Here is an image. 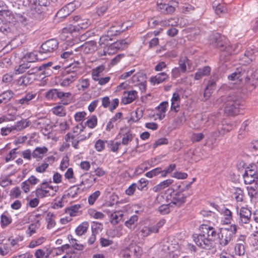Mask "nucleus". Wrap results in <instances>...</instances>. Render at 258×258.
Returning <instances> with one entry per match:
<instances>
[{
	"mask_svg": "<svg viewBox=\"0 0 258 258\" xmlns=\"http://www.w3.org/2000/svg\"><path fill=\"white\" fill-rule=\"evenodd\" d=\"M81 208V205L79 204H76L72 205L65 210L66 214H69L71 217H74L77 215L79 210Z\"/></svg>",
	"mask_w": 258,
	"mask_h": 258,
	"instance_id": "obj_37",
	"label": "nucleus"
},
{
	"mask_svg": "<svg viewBox=\"0 0 258 258\" xmlns=\"http://www.w3.org/2000/svg\"><path fill=\"white\" fill-rule=\"evenodd\" d=\"M34 125L36 128L40 129L42 133L45 136L50 134L53 127V125L50 119L46 117L39 118L34 121Z\"/></svg>",
	"mask_w": 258,
	"mask_h": 258,
	"instance_id": "obj_7",
	"label": "nucleus"
},
{
	"mask_svg": "<svg viewBox=\"0 0 258 258\" xmlns=\"http://www.w3.org/2000/svg\"><path fill=\"white\" fill-rule=\"evenodd\" d=\"M78 136L76 133H74V130L73 133H69L65 136V140L67 142H71L73 147L75 149H78V144L80 142L78 139Z\"/></svg>",
	"mask_w": 258,
	"mask_h": 258,
	"instance_id": "obj_24",
	"label": "nucleus"
},
{
	"mask_svg": "<svg viewBox=\"0 0 258 258\" xmlns=\"http://www.w3.org/2000/svg\"><path fill=\"white\" fill-rule=\"evenodd\" d=\"M58 47V41L55 39H51L42 43L39 49L45 59L55 51Z\"/></svg>",
	"mask_w": 258,
	"mask_h": 258,
	"instance_id": "obj_6",
	"label": "nucleus"
},
{
	"mask_svg": "<svg viewBox=\"0 0 258 258\" xmlns=\"http://www.w3.org/2000/svg\"><path fill=\"white\" fill-rule=\"evenodd\" d=\"M168 78L169 76L166 73L162 72L151 77L150 81L153 85L159 84L166 81Z\"/></svg>",
	"mask_w": 258,
	"mask_h": 258,
	"instance_id": "obj_22",
	"label": "nucleus"
},
{
	"mask_svg": "<svg viewBox=\"0 0 258 258\" xmlns=\"http://www.w3.org/2000/svg\"><path fill=\"white\" fill-rule=\"evenodd\" d=\"M33 79L29 76H23L17 80V84L20 86H26L32 83Z\"/></svg>",
	"mask_w": 258,
	"mask_h": 258,
	"instance_id": "obj_39",
	"label": "nucleus"
},
{
	"mask_svg": "<svg viewBox=\"0 0 258 258\" xmlns=\"http://www.w3.org/2000/svg\"><path fill=\"white\" fill-rule=\"evenodd\" d=\"M254 53L255 51L253 50L251 48H248L244 53L242 59H244L246 62L249 63L254 59Z\"/></svg>",
	"mask_w": 258,
	"mask_h": 258,
	"instance_id": "obj_42",
	"label": "nucleus"
},
{
	"mask_svg": "<svg viewBox=\"0 0 258 258\" xmlns=\"http://www.w3.org/2000/svg\"><path fill=\"white\" fill-rule=\"evenodd\" d=\"M71 246L77 250H82L84 249V246L80 243H78L77 240L73 238H71L70 240Z\"/></svg>",
	"mask_w": 258,
	"mask_h": 258,
	"instance_id": "obj_51",
	"label": "nucleus"
},
{
	"mask_svg": "<svg viewBox=\"0 0 258 258\" xmlns=\"http://www.w3.org/2000/svg\"><path fill=\"white\" fill-rule=\"evenodd\" d=\"M80 49L85 54L91 53L97 49V43L94 41H88L82 45Z\"/></svg>",
	"mask_w": 258,
	"mask_h": 258,
	"instance_id": "obj_20",
	"label": "nucleus"
},
{
	"mask_svg": "<svg viewBox=\"0 0 258 258\" xmlns=\"http://www.w3.org/2000/svg\"><path fill=\"white\" fill-rule=\"evenodd\" d=\"M153 230L152 226H144L139 230L138 235L142 238H144L151 233H154Z\"/></svg>",
	"mask_w": 258,
	"mask_h": 258,
	"instance_id": "obj_30",
	"label": "nucleus"
},
{
	"mask_svg": "<svg viewBox=\"0 0 258 258\" xmlns=\"http://www.w3.org/2000/svg\"><path fill=\"white\" fill-rule=\"evenodd\" d=\"M213 8L217 15L224 13L226 11L224 4L220 3L219 1H217L213 2Z\"/></svg>",
	"mask_w": 258,
	"mask_h": 258,
	"instance_id": "obj_31",
	"label": "nucleus"
},
{
	"mask_svg": "<svg viewBox=\"0 0 258 258\" xmlns=\"http://www.w3.org/2000/svg\"><path fill=\"white\" fill-rule=\"evenodd\" d=\"M29 125V121L26 119H22L20 121H17L16 123L12 125L15 131V134L22 131Z\"/></svg>",
	"mask_w": 258,
	"mask_h": 258,
	"instance_id": "obj_29",
	"label": "nucleus"
},
{
	"mask_svg": "<svg viewBox=\"0 0 258 258\" xmlns=\"http://www.w3.org/2000/svg\"><path fill=\"white\" fill-rule=\"evenodd\" d=\"M178 5V3L176 1H171L169 4H164L157 2V8L160 10L161 12L166 14L173 13L176 7Z\"/></svg>",
	"mask_w": 258,
	"mask_h": 258,
	"instance_id": "obj_9",
	"label": "nucleus"
},
{
	"mask_svg": "<svg viewBox=\"0 0 258 258\" xmlns=\"http://www.w3.org/2000/svg\"><path fill=\"white\" fill-rule=\"evenodd\" d=\"M228 78L231 81L244 80L250 86L249 91H251L258 86V69L254 72L249 67L242 66L237 68L234 72L228 76Z\"/></svg>",
	"mask_w": 258,
	"mask_h": 258,
	"instance_id": "obj_2",
	"label": "nucleus"
},
{
	"mask_svg": "<svg viewBox=\"0 0 258 258\" xmlns=\"http://www.w3.org/2000/svg\"><path fill=\"white\" fill-rule=\"evenodd\" d=\"M238 213L240 218L239 222L241 225L247 224L250 222L252 213L249 208L244 207H241Z\"/></svg>",
	"mask_w": 258,
	"mask_h": 258,
	"instance_id": "obj_10",
	"label": "nucleus"
},
{
	"mask_svg": "<svg viewBox=\"0 0 258 258\" xmlns=\"http://www.w3.org/2000/svg\"><path fill=\"white\" fill-rule=\"evenodd\" d=\"M92 233L97 234L103 229V225L97 222H93L91 224Z\"/></svg>",
	"mask_w": 258,
	"mask_h": 258,
	"instance_id": "obj_46",
	"label": "nucleus"
},
{
	"mask_svg": "<svg viewBox=\"0 0 258 258\" xmlns=\"http://www.w3.org/2000/svg\"><path fill=\"white\" fill-rule=\"evenodd\" d=\"M97 124V118L95 115L92 116L85 123L86 125L90 128H94Z\"/></svg>",
	"mask_w": 258,
	"mask_h": 258,
	"instance_id": "obj_49",
	"label": "nucleus"
},
{
	"mask_svg": "<svg viewBox=\"0 0 258 258\" xmlns=\"http://www.w3.org/2000/svg\"><path fill=\"white\" fill-rule=\"evenodd\" d=\"M73 129L74 133L77 134L78 137V139L80 142L88 139L91 135V133H86V127L82 124L77 125Z\"/></svg>",
	"mask_w": 258,
	"mask_h": 258,
	"instance_id": "obj_11",
	"label": "nucleus"
},
{
	"mask_svg": "<svg viewBox=\"0 0 258 258\" xmlns=\"http://www.w3.org/2000/svg\"><path fill=\"white\" fill-rule=\"evenodd\" d=\"M200 233L193 235V239L199 247L209 249L213 246V242L217 238L219 239V243L225 246L232 240L237 231V226L231 225L227 228H221L220 232L207 224H202L200 227Z\"/></svg>",
	"mask_w": 258,
	"mask_h": 258,
	"instance_id": "obj_1",
	"label": "nucleus"
},
{
	"mask_svg": "<svg viewBox=\"0 0 258 258\" xmlns=\"http://www.w3.org/2000/svg\"><path fill=\"white\" fill-rule=\"evenodd\" d=\"M13 250L10 246L8 244H3L0 245V254L3 256L8 254L12 253Z\"/></svg>",
	"mask_w": 258,
	"mask_h": 258,
	"instance_id": "obj_47",
	"label": "nucleus"
},
{
	"mask_svg": "<svg viewBox=\"0 0 258 258\" xmlns=\"http://www.w3.org/2000/svg\"><path fill=\"white\" fill-rule=\"evenodd\" d=\"M82 190L77 185H74L70 187L68 190L67 196L71 198H75Z\"/></svg>",
	"mask_w": 258,
	"mask_h": 258,
	"instance_id": "obj_35",
	"label": "nucleus"
},
{
	"mask_svg": "<svg viewBox=\"0 0 258 258\" xmlns=\"http://www.w3.org/2000/svg\"><path fill=\"white\" fill-rule=\"evenodd\" d=\"M168 106V103L166 101L161 102L158 106L159 113L157 114L160 120L162 119L165 116V112L167 107Z\"/></svg>",
	"mask_w": 258,
	"mask_h": 258,
	"instance_id": "obj_32",
	"label": "nucleus"
},
{
	"mask_svg": "<svg viewBox=\"0 0 258 258\" xmlns=\"http://www.w3.org/2000/svg\"><path fill=\"white\" fill-rule=\"evenodd\" d=\"M101 192L97 190L90 195L88 197V203L90 205H93L98 197L100 196Z\"/></svg>",
	"mask_w": 258,
	"mask_h": 258,
	"instance_id": "obj_50",
	"label": "nucleus"
},
{
	"mask_svg": "<svg viewBox=\"0 0 258 258\" xmlns=\"http://www.w3.org/2000/svg\"><path fill=\"white\" fill-rule=\"evenodd\" d=\"M123 30H120V29H118L117 27L112 26L110 28V29L107 32V36H102L100 41L102 43H104L105 40H108V39L106 37H110L111 36H116L119 35L121 32H122Z\"/></svg>",
	"mask_w": 258,
	"mask_h": 258,
	"instance_id": "obj_23",
	"label": "nucleus"
},
{
	"mask_svg": "<svg viewBox=\"0 0 258 258\" xmlns=\"http://www.w3.org/2000/svg\"><path fill=\"white\" fill-rule=\"evenodd\" d=\"M210 39V43L222 51L220 58L221 63L227 62L231 55L238 52L236 47L233 48V46L230 45L226 38L219 33H216L211 35Z\"/></svg>",
	"mask_w": 258,
	"mask_h": 258,
	"instance_id": "obj_3",
	"label": "nucleus"
},
{
	"mask_svg": "<svg viewBox=\"0 0 258 258\" xmlns=\"http://www.w3.org/2000/svg\"><path fill=\"white\" fill-rule=\"evenodd\" d=\"M45 240V238L44 237H40L36 240H33L30 242L29 247L31 248H34L42 244Z\"/></svg>",
	"mask_w": 258,
	"mask_h": 258,
	"instance_id": "obj_52",
	"label": "nucleus"
},
{
	"mask_svg": "<svg viewBox=\"0 0 258 258\" xmlns=\"http://www.w3.org/2000/svg\"><path fill=\"white\" fill-rule=\"evenodd\" d=\"M28 57L30 62L44 59V57L42 55L40 49L39 51H35L29 53Z\"/></svg>",
	"mask_w": 258,
	"mask_h": 258,
	"instance_id": "obj_33",
	"label": "nucleus"
},
{
	"mask_svg": "<svg viewBox=\"0 0 258 258\" xmlns=\"http://www.w3.org/2000/svg\"><path fill=\"white\" fill-rule=\"evenodd\" d=\"M134 138V135L130 132H127L123 135L121 144L123 145H127L132 142Z\"/></svg>",
	"mask_w": 258,
	"mask_h": 258,
	"instance_id": "obj_45",
	"label": "nucleus"
},
{
	"mask_svg": "<svg viewBox=\"0 0 258 258\" xmlns=\"http://www.w3.org/2000/svg\"><path fill=\"white\" fill-rule=\"evenodd\" d=\"M191 183L185 186L181 187L180 184L176 185V189L179 191L176 192L173 198L171 200V203L178 207L180 206L182 204L185 203L186 197L190 195V193H184L190 187Z\"/></svg>",
	"mask_w": 258,
	"mask_h": 258,
	"instance_id": "obj_5",
	"label": "nucleus"
},
{
	"mask_svg": "<svg viewBox=\"0 0 258 258\" xmlns=\"http://www.w3.org/2000/svg\"><path fill=\"white\" fill-rule=\"evenodd\" d=\"M221 213L224 217L225 223H230L232 220V213L231 211L226 208H223L221 209Z\"/></svg>",
	"mask_w": 258,
	"mask_h": 258,
	"instance_id": "obj_36",
	"label": "nucleus"
},
{
	"mask_svg": "<svg viewBox=\"0 0 258 258\" xmlns=\"http://www.w3.org/2000/svg\"><path fill=\"white\" fill-rule=\"evenodd\" d=\"M90 86V80L89 79L82 78L78 81L76 87L79 91H85Z\"/></svg>",
	"mask_w": 258,
	"mask_h": 258,
	"instance_id": "obj_26",
	"label": "nucleus"
},
{
	"mask_svg": "<svg viewBox=\"0 0 258 258\" xmlns=\"http://www.w3.org/2000/svg\"><path fill=\"white\" fill-rule=\"evenodd\" d=\"M138 97V92L135 90L124 91L122 98V102L127 104L133 102Z\"/></svg>",
	"mask_w": 258,
	"mask_h": 258,
	"instance_id": "obj_17",
	"label": "nucleus"
},
{
	"mask_svg": "<svg viewBox=\"0 0 258 258\" xmlns=\"http://www.w3.org/2000/svg\"><path fill=\"white\" fill-rule=\"evenodd\" d=\"M53 126H59V128L61 131H66L69 128V125L68 124L67 121L64 120H61L56 123V124L53 125Z\"/></svg>",
	"mask_w": 258,
	"mask_h": 258,
	"instance_id": "obj_57",
	"label": "nucleus"
},
{
	"mask_svg": "<svg viewBox=\"0 0 258 258\" xmlns=\"http://www.w3.org/2000/svg\"><path fill=\"white\" fill-rule=\"evenodd\" d=\"M52 66L51 62L43 64L39 67H34L28 71L29 75H32L38 73L39 72H42L40 74H43L44 76H47L51 70L49 67Z\"/></svg>",
	"mask_w": 258,
	"mask_h": 258,
	"instance_id": "obj_12",
	"label": "nucleus"
},
{
	"mask_svg": "<svg viewBox=\"0 0 258 258\" xmlns=\"http://www.w3.org/2000/svg\"><path fill=\"white\" fill-rule=\"evenodd\" d=\"M178 24V19L177 18H171L163 22V24L167 26H175Z\"/></svg>",
	"mask_w": 258,
	"mask_h": 258,
	"instance_id": "obj_61",
	"label": "nucleus"
},
{
	"mask_svg": "<svg viewBox=\"0 0 258 258\" xmlns=\"http://www.w3.org/2000/svg\"><path fill=\"white\" fill-rule=\"evenodd\" d=\"M35 196L39 199H43L48 197H53L54 192H51L49 189L43 187H38L35 191Z\"/></svg>",
	"mask_w": 258,
	"mask_h": 258,
	"instance_id": "obj_21",
	"label": "nucleus"
},
{
	"mask_svg": "<svg viewBox=\"0 0 258 258\" xmlns=\"http://www.w3.org/2000/svg\"><path fill=\"white\" fill-rule=\"evenodd\" d=\"M174 180L172 179H168L165 180L161 182H160L158 185L154 186L153 187V190L155 192L159 191L166 187H169L171 186L172 187L170 188H169L168 190H171L174 192L175 187H176V185L174 184Z\"/></svg>",
	"mask_w": 258,
	"mask_h": 258,
	"instance_id": "obj_13",
	"label": "nucleus"
},
{
	"mask_svg": "<svg viewBox=\"0 0 258 258\" xmlns=\"http://www.w3.org/2000/svg\"><path fill=\"white\" fill-rule=\"evenodd\" d=\"M217 104L223 103L225 113L228 115H235L239 112L241 106L244 104V100L236 94H232L228 96H223L218 98Z\"/></svg>",
	"mask_w": 258,
	"mask_h": 258,
	"instance_id": "obj_4",
	"label": "nucleus"
},
{
	"mask_svg": "<svg viewBox=\"0 0 258 258\" xmlns=\"http://www.w3.org/2000/svg\"><path fill=\"white\" fill-rule=\"evenodd\" d=\"M74 11V5L70 3L60 9L56 14L58 19L64 18Z\"/></svg>",
	"mask_w": 258,
	"mask_h": 258,
	"instance_id": "obj_19",
	"label": "nucleus"
},
{
	"mask_svg": "<svg viewBox=\"0 0 258 258\" xmlns=\"http://www.w3.org/2000/svg\"><path fill=\"white\" fill-rule=\"evenodd\" d=\"M57 89H52L49 90L46 94V97L48 99L55 100L57 99Z\"/></svg>",
	"mask_w": 258,
	"mask_h": 258,
	"instance_id": "obj_58",
	"label": "nucleus"
},
{
	"mask_svg": "<svg viewBox=\"0 0 258 258\" xmlns=\"http://www.w3.org/2000/svg\"><path fill=\"white\" fill-rule=\"evenodd\" d=\"M233 128V125L230 122H227L226 121L222 122V124L219 125L218 129L219 132L223 134H224Z\"/></svg>",
	"mask_w": 258,
	"mask_h": 258,
	"instance_id": "obj_34",
	"label": "nucleus"
},
{
	"mask_svg": "<svg viewBox=\"0 0 258 258\" xmlns=\"http://www.w3.org/2000/svg\"><path fill=\"white\" fill-rule=\"evenodd\" d=\"M124 258H139L142 253V248L136 244H131L121 251Z\"/></svg>",
	"mask_w": 258,
	"mask_h": 258,
	"instance_id": "obj_8",
	"label": "nucleus"
},
{
	"mask_svg": "<svg viewBox=\"0 0 258 258\" xmlns=\"http://www.w3.org/2000/svg\"><path fill=\"white\" fill-rule=\"evenodd\" d=\"M12 181L8 177H2L0 178V185L5 187L11 185Z\"/></svg>",
	"mask_w": 258,
	"mask_h": 258,
	"instance_id": "obj_62",
	"label": "nucleus"
},
{
	"mask_svg": "<svg viewBox=\"0 0 258 258\" xmlns=\"http://www.w3.org/2000/svg\"><path fill=\"white\" fill-rule=\"evenodd\" d=\"M131 42V39L126 38L124 39L116 41L115 43V45L119 50H121L127 47L128 45Z\"/></svg>",
	"mask_w": 258,
	"mask_h": 258,
	"instance_id": "obj_41",
	"label": "nucleus"
},
{
	"mask_svg": "<svg viewBox=\"0 0 258 258\" xmlns=\"http://www.w3.org/2000/svg\"><path fill=\"white\" fill-rule=\"evenodd\" d=\"M211 70V68L209 66H205L202 69H199L195 74V79L198 80L204 76L209 75L210 73Z\"/></svg>",
	"mask_w": 258,
	"mask_h": 258,
	"instance_id": "obj_27",
	"label": "nucleus"
},
{
	"mask_svg": "<svg viewBox=\"0 0 258 258\" xmlns=\"http://www.w3.org/2000/svg\"><path fill=\"white\" fill-rule=\"evenodd\" d=\"M181 10L182 13L184 14H188L192 12L195 8L191 5L188 4H184L181 7Z\"/></svg>",
	"mask_w": 258,
	"mask_h": 258,
	"instance_id": "obj_64",
	"label": "nucleus"
},
{
	"mask_svg": "<svg viewBox=\"0 0 258 258\" xmlns=\"http://www.w3.org/2000/svg\"><path fill=\"white\" fill-rule=\"evenodd\" d=\"M105 52L108 53V54H114L119 50L115 43L110 44L109 45L107 44L105 48Z\"/></svg>",
	"mask_w": 258,
	"mask_h": 258,
	"instance_id": "obj_48",
	"label": "nucleus"
},
{
	"mask_svg": "<svg viewBox=\"0 0 258 258\" xmlns=\"http://www.w3.org/2000/svg\"><path fill=\"white\" fill-rule=\"evenodd\" d=\"M106 143L107 144V146L110 148V150L113 152H115L117 151L119 146L120 145V142H114L112 141H107Z\"/></svg>",
	"mask_w": 258,
	"mask_h": 258,
	"instance_id": "obj_60",
	"label": "nucleus"
},
{
	"mask_svg": "<svg viewBox=\"0 0 258 258\" xmlns=\"http://www.w3.org/2000/svg\"><path fill=\"white\" fill-rule=\"evenodd\" d=\"M107 141H104L101 140L97 141L95 144V148L98 152H101L105 148V143Z\"/></svg>",
	"mask_w": 258,
	"mask_h": 258,
	"instance_id": "obj_63",
	"label": "nucleus"
},
{
	"mask_svg": "<svg viewBox=\"0 0 258 258\" xmlns=\"http://www.w3.org/2000/svg\"><path fill=\"white\" fill-rule=\"evenodd\" d=\"M13 95V93L11 91H6L0 96V100L3 104H6L11 99Z\"/></svg>",
	"mask_w": 258,
	"mask_h": 258,
	"instance_id": "obj_43",
	"label": "nucleus"
},
{
	"mask_svg": "<svg viewBox=\"0 0 258 258\" xmlns=\"http://www.w3.org/2000/svg\"><path fill=\"white\" fill-rule=\"evenodd\" d=\"M89 224L88 222H83L77 227L75 230V232L77 235L82 236L86 233Z\"/></svg>",
	"mask_w": 258,
	"mask_h": 258,
	"instance_id": "obj_38",
	"label": "nucleus"
},
{
	"mask_svg": "<svg viewBox=\"0 0 258 258\" xmlns=\"http://www.w3.org/2000/svg\"><path fill=\"white\" fill-rule=\"evenodd\" d=\"M28 1L31 5L36 6L38 3V6L44 7L48 6L50 3V0H28Z\"/></svg>",
	"mask_w": 258,
	"mask_h": 258,
	"instance_id": "obj_44",
	"label": "nucleus"
},
{
	"mask_svg": "<svg viewBox=\"0 0 258 258\" xmlns=\"http://www.w3.org/2000/svg\"><path fill=\"white\" fill-rule=\"evenodd\" d=\"M40 226V223L39 221L37 220L34 223L31 224L28 227V230L30 232V235H32L33 234L36 232V229H38Z\"/></svg>",
	"mask_w": 258,
	"mask_h": 258,
	"instance_id": "obj_55",
	"label": "nucleus"
},
{
	"mask_svg": "<svg viewBox=\"0 0 258 258\" xmlns=\"http://www.w3.org/2000/svg\"><path fill=\"white\" fill-rule=\"evenodd\" d=\"M48 151V148L46 147H37L32 152V157L34 158L41 159Z\"/></svg>",
	"mask_w": 258,
	"mask_h": 258,
	"instance_id": "obj_25",
	"label": "nucleus"
},
{
	"mask_svg": "<svg viewBox=\"0 0 258 258\" xmlns=\"http://www.w3.org/2000/svg\"><path fill=\"white\" fill-rule=\"evenodd\" d=\"M89 214L92 217L96 219H102L105 216L104 214L102 212H98L93 210H90Z\"/></svg>",
	"mask_w": 258,
	"mask_h": 258,
	"instance_id": "obj_59",
	"label": "nucleus"
},
{
	"mask_svg": "<svg viewBox=\"0 0 258 258\" xmlns=\"http://www.w3.org/2000/svg\"><path fill=\"white\" fill-rule=\"evenodd\" d=\"M53 216V214L51 212H48L47 214L46 219L47 221V227L48 229H51L53 228L55 225V222L54 220H53L52 218Z\"/></svg>",
	"mask_w": 258,
	"mask_h": 258,
	"instance_id": "obj_53",
	"label": "nucleus"
},
{
	"mask_svg": "<svg viewBox=\"0 0 258 258\" xmlns=\"http://www.w3.org/2000/svg\"><path fill=\"white\" fill-rule=\"evenodd\" d=\"M123 216L122 211H115L110 215L111 222L113 224H116L119 221L121 220Z\"/></svg>",
	"mask_w": 258,
	"mask_h": 258,
	"instance_id": "obj_40",
	"label": "nucleus"
},
{
	"mask_svg": "<svg viewBox=\"0 0 258 258\" xmlns=\"http://www.w3.org/2000/svg\"><path fill=\"white\" fill-rule=\"evenodd\" d=\"M52 111L54 114L60 116H63L66 114L64 107L61 105L54 107L52 109Z\"/></svg>",
	"mask_w": 258,
	"mask_h": 258,
	"instance_id": "obj_54",
	"label": "nucleus"
},
{
	"mask_svg": "<svg viewBox=\"0 0 258 258\" xmlns=\"http://www.w3.org/2000/svg\"><path fill=\"white\" fill-rule=\"evenodd\" d=\"M73 20L77 23V25L81 29H86L91 24V21L89 19L84 16L77 15L73 17Z\"/></svg>",
	"mask_w": 258,
	"mask_h": 258,
	"instance_id": "obj_18",
	"label": "nucleus"
},
{
	"mask_svg": "<svg viewBox=\"0 0 258 258\" xmlns=\"http://www.w3.org/2000/svg\"><path fill=\"white\" fill-rule=\"evenodd\" d=\"M138 221V216L136 215H134L132 216L128 220L125 222L124 225L128 229H131V230H133L135 229L137 225Z\"/></svg>",
	"mask_w": 258,
	"mask_h": 258,
	"instance_id": "obj_28",
	"label": "nucleus"
},
{
	"mask_svg": "<svg viewBox=\"0 0 258 258\" xmlns=\"http://www.w3.org/2000/svg\"><path fill=\"white\" fill-rule=\"evenodd\" d=\"M15 134L13 126L3 127L1 129V134L3 136H6L10 134Z\"/></svg>",
	"mask_w": 258,
	"mask_h": 258,
	"instance_id": "obj_56",
	"label": "nucleus"
},
{
	"mask_svg": "<svg viewBox=\"0 0 258 258\" xmlns=\"http://www.w3.org/2000/svg\"><path fill=\"white\" fill-rule=\"evenodd\" d=\"M255 166L249 165L246 168L244 172L249 176L253 177V178H254L255 180V185L247 186V188L248 190L251 189L255 191L256 187L258 186V172L255 170Z\"/></svg>",
	"mask_w": 258,
	"mask_h": 258,
	"instance_id": "obj_15",
	"label": "nucleus"
},
{
	"mask_svg": "<svg viewBox=\"0 0 258 258\" xmlns=\"http://www.w3.org/2000/svg\"><path fill=\"white\" fill-rule=\"evenodd\" d=\"M36 96V93H33L32 92L27 93L21 99L16 100V103L17 104H20L23 107L30 105L32 102V100L35 98Z\"/></svg>",
	"mask_w": 258,
	"mask_h": 258,
	"instance_id": "obj_14",
	"label": "nucleus"
},
{
	"mask_svg": "<svg viewBox=\"0 0 258 258\" xmlns=\"http://www.w3.org/2000/svg\"><path fill=\"white\" fill-rule=\"evenodd\" d=\"M68 75L65 76L60 82V85L62 87H68L72 83L76 80L80 74L76 72H67Z\"/></svg>",
	"mask_w": 258,
	"mask_h": 258,
	"instance_id": "obj_16",
	"label": "nucleus"
}]
</instances>
